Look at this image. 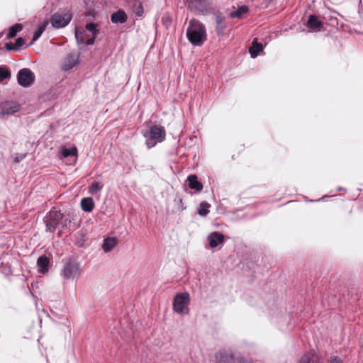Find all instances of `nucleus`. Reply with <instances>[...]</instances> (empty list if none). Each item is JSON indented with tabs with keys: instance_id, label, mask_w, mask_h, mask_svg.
Wrapping results in <instances>:
<instances>
[{
	"instance_id": "nucleus-24",
	"label": "nucleus",
	"mask_w": 363,
	"mask_h": 363,
	"mask_svg": "<svg viewBox=\"0 0 363 363\" xmlns=\"http://www.w3.org/2000/svg\"><path fill=\"white\" fill-rule=\"evenodd\" d=\"M200 13L208 15L211 13V8L203 0L194 7Z\"/></svg>"
},
{
	"instance_id": "nucleus-39",
	"label": "nucleus",
	"mask_w": 363,
	"mask_h": 363,
	"mask_svg": "<svg viewBox=\"0 0 363 363\" xmlns=\"http://www.w3.org/2000/svg\"><path fill=\"white\" fill-rule=\"evenodd\" d=\"M327 196H323L321 199H317V200H313V199H311L309 200L308 201L310 202H315V201H320L321 200H323L325 197H326Z\"/></svg>"
},
{
	"instance_id": "nucleus-37",
	"label": "nucleus",
	"mask_w": 363,
	"mask_h": 363,
	"mask_svg": "<svg viewBox=\"0 0 363 363\" xmlns=\"http://www.w3.org/2000/svg\"><path fill=\"white\" fill-rule=\"evenodd\" d=\"M229 357L227 354H221L218 363H225V361L228 359Z\"/></svg>"
},
{
	"instance_id": "nucleus-12",
	"label": "nucleus",
	"mask_w": 363,
	"mask_h": 363,
	"mask_svg": "<svg viewBox=\"0 0 363 363\" xmlns=\"http://www.w3.org/2000/svg\"><path fill=\"white\" fill-rule=\"evenodd\" d=\"M127 20L128 16L121 9L117 10L111 15V21L114 24H123L125 23Z\"/></svg>"
},
{
	"instance_id": "nucleus-5",
	"label": "nucleus",
	"mask_w": 363,
	"mask_h": 363,
	"mask_svg": "<svg viewBox=\"0 0 363 363\" xmlns=\"http://www.w3.org/2000/svg\"><path fill=\"white\" fill-rule=\"evenodd\" d=\"M81 273L79 264L74 259H68L65 264L61 276L65 281L73 280Z\"/></svg>"
},
{
	"instance_id": "nucleus-32",
	"label": "nucleus",
	"mask_w": 363,
	"mask_h": 363,
	"mask_svg": "<svg viewBox=\"0 0 363 363\" xmlns=\"http://www.w3.org/2000/svg\"><path fill=\"white\" fill-rule=\"evenodd\" d=\"M23 44H24V40L23 38L19 37L16 39L14 45H15L16 50H18L21 47H22L23 45Z\"/></svg>"
},
{
	"instance_id": "nucleus-13",
	"label": "nucleus",
	"mask_w": 363,
	"mask_h": 363,
	"mask_svg": "<svg viewBox=\"0 0 363 363\" xmlns=\"http://www.w3.org/2000/svg\"><path fill=\"white\" fill-rule=\"evenodd\" d=\"M186 183L190 189H194L197 192H200L203 187L201 182L199 181L198 177L196 174L189 175L186 180Z\"/></svg>"
},
{
	"instance_id": "nucleus-29",
	"label": "nucleus",
	"mask_w": 363,
	"mask_h": 363,
	"mask_svg": "<svg viewBox=\"0 0 363 363\" xmlns=\"http://www.w3.org/2000/svg\"><path fill=\"white\" fill-rule=\"evenodd\" d=\"M103 189V185H101L99 182L94 181L89 187V193L95 194L99 192Z\"/></svg>"
},
{
	"instance_id": "nucleus-31",
	"label": "nucleus",
	"mask_w": 363,
	"mask_h": 363,
	"mask_svg": "<svg viewBox=\"0 0 363 363\" xmlns=\"http://www.w3.org/2000/svg\"><path fill=\"white\" fill-rule=\"evenodd\" d=\"M163 25L168 28L172 23V18L169 16H164L162 18Z\"/></svg>"
},
{
	"instance_id": "nucleus-36",
	"label": "nucleus",
	"mask_w": 363,
	"mask_h": 363,
	"mask_svg": "<svg viewBox=\"0 0 363 363\" xmlns=\"http://www.w3.org/2000/svg\"><path fill=\"white\" fill-rule=\"evenodd\" d=\"M328 363H343V362L340 358H338L337 357H334L330 359V360Z\"/></svg>"
},
{
	"instance_id": "nucleus-20",
	"label": "nucleus",
	"mask_w": 363,
	"mask_h": 363,
	"mask_svg": "<svg viewBox=\"0 0 363 363\" xmlns=\"http://www.w3.org/2000/svg\"><path fill=\"white\" fill-rule=\"evenodd\" d=\"M117 238L109 237L104 240L102 249L105 252H109L116 247L117 244Z\"/></svg>"
},
{
	"instance_id": "nucleus-41",
	"label": "nucleus",
	"mask_w": 363,
	"mask_h": 363,
	"mask_svg": "<svg viewBox=\"0 0 363 363\" xmlns=\"http://www.w3.org/2000/svg\"><path fill=\"white\" fill-rule=\"evenodd\" d=\"M337 191H346V189L345 188H342V187H338L337 188Z\"/></svg>"
},
{
	"instance_id": "nucleus-3",
	"label": "nucleus",
	"mask_w": 363,
	"mask_h": 363,
	"mask_svg": "<svg viewBox=\"0 0 363 363\" xmlns=\"http://www.w3.org/2000/svg\"><path fill=\"white\" fill-rule=\"evenodd\" d=\"M145 138V145L148 149L155 147L157 143L162 142L165 139V130L161 125H152L149 130L142 131Z\"/></svg>"
},
{
	"instance_id": "nucleus-19",
	"label": "nucleus",
	"mask_w": 363,
	"mask_h": 363,
	"mask_svg": "<svg viewBox=\"0 0 363 363\" xmlns=\"http://www.w3.org/2000/svg\"><path fill=\"white\" fill-rule=\"evenodd\" d=\"M298 363H323L320 358L313 352H307L303 354Z\"/></svg>"
},
{
	"instance_id": "nucleus-6",
	"label": "nucleus",
	"mask_w": 363,
	"mask_h": 363,
	"mask_svg": "<svg viewBox=\"0 0 363 363\" xmlns=\"http://www.w3.org/2000/svg\"><path fill=\"white\" fill-rule=\"evenodd\" d=\"M60 229L57 233L59 237L61 236L62 233L69 230L76 225L77 217L70 213H62V218H60Z\"/></svg>"
},
{
	"instance_id": "nucleus-4",
	"label": "nucleus",
	"mask_w": 363,
	"mask_h": 363,
	"mask_svg": "<svg viewBox=\"0 0 363 363\" xmlns=\"http://www.w3.org/2000/svg\"><path fill=\"white\" fill-rule=\"evenodd\" d=\"M60 218H62V212L55 208H52L44 217L46 231L54 233L57 228H60Z\"/></svg>"
},
{
	"instance_id": "nucleus-25",
	"label": "nucleus",
	"mask_w": 363,
	"mask_h": 363,
	"mask_svg": "<svg viewBox=\"0 0 363 363\" xmlns=\"http://www.w3.org/2000/svg\"><path fill=\"white\" fill-rule=\"evenodd\" d=\"M47 25H48V22L45 21L38 26V29L35 31V33L33 35V38H32L33 43L35 42L36 40H38L39 39V38L41 36L43 33L45 31V30L47 27Z\"/></svg>"
},
{
	"instance_id": "nucleus-10",
	"label": "nucleus",
	"mask_w": 363,
	"mask_h": 363,
	"mask_svg": "<svg viewBox=\"0 0 363 363\" xmlns=\"http://www.w3.org/2000/svg\"><path fill=\"white\" fill-rule=\"evenodd\" d=\"M207 240L211 248H220L224 244L225 237L223 233L218 231H214L208 235Z\"/></svg>"
},
{
	"instance_id": "nucleus-30",
	"label": "nucleus",
	"mask_w": 363,
	"mask_h": 363,
	"mask_svg": "<svg viewBox=\"0 0 363 363\" xmlns=\"http://www.w3.org/2000/svg\"><path fill=\"white\" fill-rule=\"evenodd\" d=\"M11 77V72L8 68L5 67H0V82H3L4 79Z\"/></svg>"
},
{
	"instance_id": "nucleus-22",
	"label": "nucleus",
	"mask_w": 363,
	"mask_h": 363,
	"mask_svg": "<svg viewBox=\"0 0 363 363\" xmlns=\"http://www.w3.org/2000/svg\"><path fill=\"white\" fill-rule=\"evenodd\" d=\"M249 9L247 6L242 5L238 6L236 11L230 13V17L240 18L245 13H247Z\"/></svg>"
},
{
	"instance_id": "nucleus-21",
	"label": "nucleus",
	"mask_w": 363,
	"mask_h": 363,
	"mask_svg": "<svg viewBox=\"0 0 363 363\" xmlns=\"http://www.w3.org/2000/svg\"><path fill=\"white\" fill-rule=\"evenodd\" d=\"M81 207L84 212L90 213L94 207V202L91 197H85L81 200Z\"/></svg>"
},
{
	"instance_id": "nucleus-11",
	"label": "nucleus",
	"mask_w": 363,
	"mask_h": 363,
	"mask_svg": "<svg viewBox=\"0 0 363 363\" xmlns=\"http://www.w3.org/2000/svg\"><path fill=\"white\" fill-rule=\"evenodd\" d=\"M79 62V55L76 52H72L65 57L62 65V69L64 71H69L78 65Z\"/></svg>"
},
{
	"instance_id": "nucleus-9",
	"label": "nucleus",
	"mask_w": 363,
	"mask_h": 363,
	"mask_svg": "<svg viewBox=\"0 0 363 363\" xmlns=\"http://www.w3.org/2000/svg\"><path fill=\"white\" fill-rule=\"evenodd\" d=\"M72 16L69 12L56 13L52 16L50 22L56 28L65 27L71 21Z\"/></svg>"
},
{
	"instance_id": "nucleus-7",
	"label": "nucleus",
	"mask_w": 363,
	"mask_h": 363,
	"mask_svg": "<svg viewBox=\"0 0 363 363\" xmlns=\"http://www.w3.org/2000/svg\"><path fill=\"white\" fill-rule=\"evenodd\" d=\"M190 302V296L187 292L177 294L173 300L174 311L182 314L184 313L185 308Z\"/></svg>"
},
{
	"instance_id": "nucleus-26",
	"label": "nucleus",
	"mask_w": 363,
	"mask_h": 363,
	"mask_svg": "<svg viewBox=\"0 0 363 363\" xmlns=\"http://www.w3.org/2000/svg\"><path fill=\"white\" fill-rule=\"evenodd\" d=\"M132 8L137 16H141L143 14V7L139 0H133Z\"/></svg>"
},
{
	"instance_id": "nucleus-16",
	"label": "nucleus",
	"mask_w": 363,
	"mask_h": 363,
	"mask_svg": "<svg viewBox=\"0 0 363 363\" xmlns=\"http://www.w3.org/2000/svg\"><path fill=\"white\" fill-rule=\"evenodd\" d=\"M263 45L261 43L258 42L257 38H254L252 42V45L249 49V52L252 58L257 57L259 54L263 50Z\"/></svg>"
},
{
	"instance_id": "nucleus-8",
	"label": "nucleus",
	"mask_w": 363,
	"mask_h": 363,
	"mask_svg": "<svg viewBox=\"0 0 363 363\" xmlns=\"http://www.w3.org/2000/svg\"><path fill=\"white\" fill-rule=\"evenodd\" d=\"M35 74L28 68L21 69L17 73L18 83L23 87L30 86L35 82Z\"/></svg>"
},
{
	"instance_id": "nucleus-40",
	"label": "nucleus",
	"mask_w": 363,
	"mask_h": 363,
	"mask_svg": "<svg viewBox=\"0 0 363 363\" xmlns=\"http://www.w3.org/2000/svg\"><path fill=\"white\" fill-rule=\"evenodd\" d=\"M84 41H86L87 39L90 38L89 32H86V34H84Z\"/></svg>"
},
{
	"instance_id": "nucleus-23",
	"label": "nucleus",
	"mask_w": 363,
	"mask_h": 363,
	"mask_svg": "<svg viewBox=\"0 0 363 363\" xmlns=\"http://www.w3.org/2000/svg\"><path fill=\"white\" fill-rule=\"evenodd\" d=\"M22 28L23 26L21 23L14 24L9 28L6 38L9 39L14 38Z\"/></svg>"
},
{
	"instance_id": "nucleus-35",
	"label": "nucleus",
	"mask_w": 363,
	"mask_h": 363,
	"mask_svg": "<svg viewBox=\"0 0 363 363\" xmlns=\"http://www.w3.org/2000/svg\"><path fill=\"white\" fill-rule=\"evenodd\" d=\"M86 7L91 9L94 6V0H84Z\"/></svg>"
},
{
	"instance_id": "nucleus-15",
	"label": "nucleus",
	"mask_w": 363,
	"mask_h": 363,
	"mask_svg": "<svg viewBox=\"0 0 363 363\" xmlns=\"http://www.w3.org/2000/svg\"><path fill=\"white\" fill-rule=\"evenodd\" d=\"M306 25L312 30H320L323 26V22L318 20V17L313 14H311L308 16Z\"/></svg>"
},
{
	"instance_id": "nucleus-17",
	"label": "nucleus",
	"mask_w": 363,
	"mask_h": 363,
	"mask_svg": "<svg viewBox=\"0 0 363 363\" xmlns=\"http://www.w3.org/2000/svg\"><path fill=\"white\" fill-rule=\"evenodd\" d=\"M49 259L46 255H41L38 258L37 265L40 273H47L49 270Z\"/></svg>"
},
{
	"instance_id": "nucleus-28",
	"label": "nucleus",
	"mask_w": 363,
	"mask_h": 363,
	"mask_svg": "<svg viewBox=\"0 0 363 363\" xmlns=\"http://www.w3.org/2000/svg\"><path fill=\"white\" fill-rule=\"evenodd\" d=\"M62 155L65 158L69 156L77 155V149L76 147H73L72 148H63L62 150Z\"/></svg>"
},
{
	"instance_id": "nucleus-1",
	"label": "nucleus",
	"mask_w": 363,
	"mask_h": 363,
	"mask_svg": "<svg viewBox=\"0 0 363 363\" xmlns=\"http://www.w3.org/2000/svg\"><path fill=\"white\" fill-rule=\"evenodd\" d=\"M186 38L194 46H201L206 40L204 25L199 21L191 19L186 30Z\"/></svg>"
},
{
	"instance_id": "nucleus-2",
	"label": "nucleus",
	"mask_w": 363,
	"mask_h": 363,
	"mask_svg": "<svg viewBox=\"0 0 363 363\" xmlns=\"http://www.w3.org/2000/svg\"><path fill=\"white\" fill-rule=\"evenodd\" d=\"M99 33V26L94 22L86 23L84 29L75 28V38L78 44L93 45Z\"/></svg>"
},
{
	"instance_id": "nucleus-27",
	"label": "nucleus",
	"mask_w": 363,
	"mask_h": 363,
	"mask_svg": "<svg viewBox=\"0 0 363 363\" xmlns=\"http://www.w3.org/2000/svg\"><path fill=\"white\" fill-rule=\"evenodd\" d=\"M211 205L207 202H201L198 208L197 212L201 216H206L209 213Z\"/></svg>"
},
{
	"instance_id": "nucleus-14",
	"label": "nucleus",
	"mask_w": 363,
	"mask_h": 363,
	"mask_svg": "<svg viewBox=\"0 0 363 363\" xmlns=\"http://www.w3.org/2000/svg\"><path fill=\"white\" fill-rule=\"evenodd\" d=\"M20 110V106L16 102H6L2 107L1 113L4 115H12Z\"/></svg>"
},
{
	"instance_id": "nucleus-33",
	"label": "nucleus",
	"mask_w": 363,
	"mask_h": 363,
	"mask_svg": "<svg viewBox=\"0 0 363 363\" xmlns=\"http://www.w3.org/2000/svg\"><path fill=\"white\" fill-rule=\"evenodd\" d=\"M203 0H186V3L189 4V6L191 8H194L196 5L201 3Z\"/></svg>"
},
{
	"instance_id": "nucleus-34",
	"label": "nucleus",
	"mask_w": 363,
	"mask_h": 363,
	"mask_svg": "<svg viewBox=\"0 0 363 363\" xmlns=\"http://www.w3.org/2000/svg\"><path fill=\"white\" fill-rule=\"evenodd\" d=\"M5 48L7 50H17L15 45L11 42L6 43L5 44Z\"/></svg>"
},
{
	"instance_id": "nucleus-18",
	"label": "nucleus",
	"mask_w": 363,
	"mask_h": 363,
	"mask_svg": "<svg viewBox=\"0 0 363 363\" xmlns=\"http://www.w3.org/2000/svg\"><path fill=\"white\" fill-rule=\"evenodd\" d=\"M216 16V31L218 34H221L224 32L225 29V18L222 16V13L220 11H217L215 13Z\"/></svg>"
},
{
	"instance_id": "nucleus-38",
	"label": "nucleus",
	"mask_w": 363,
	"mask_h": 363,
	"mask_svg": "<svg viewBox=\"0 0 363 363\" xmlns=\"http://www.w3.org/2000/svg\"><path fill=\"white\" fill-rule=\"evenodd\" d=\"M26 157V155H21L20 157H16L15 158V162H19L20 161H21L24 157Z\"/></svg>"
}]
</instances>
